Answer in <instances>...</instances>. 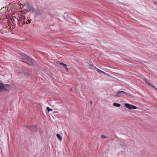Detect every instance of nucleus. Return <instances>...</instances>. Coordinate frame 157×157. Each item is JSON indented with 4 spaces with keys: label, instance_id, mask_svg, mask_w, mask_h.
I'll return each instance as SVG.
<instances>
[{
    "label": "nucleus",
    "instance_id": "9d476101",
    "mask_svg": "<svg viewBox=\"0 0 157 157\" xmlns=\"http://www.w3.org/2000/svg\"><path fill=\"white\" fill-rule=\"evenodd\" d=\"M36 13L37 15H41L42 14V11L40 10H38L36 11Z\"/></svg>",
    "mask_w": 157,
    "mask_h": 157
},
{
    "label": "nucleus",
    "instance_id": "4468645a",
    "mask_svg": "<svg viewBox=\"0 0 157 157\" xmlns=\"http://www.w3.org/2000/svg\"><path fill=\"white\" fill-rule=\"evenodd\" d=\"M101 136L104 138H106V136H104V135H101Z\"/></svg>",
    "mask_w": 157,
    "mask_h": 157
},
{
    "label": "nucleus",
    "instance_id": "0eeeda50",
    "mask_svg": "<svg viewBox=\"0 0 157 157\" xmlns=\"http://www.w3.org/2000/svg\"><path fill=\"white\" fill-rule=\"evenodd\" d=\"M29 129L32 131H35L36 129V125H33L30 126Z\"/></svg>",
    "mask_w": 157,
    "mask_h": 157
},
{
    "label": "nucleus",
    "instance_id": "f8f14e48",
    "mask_svg": "<svg viewBox=\"0 0 157 157\" xmlns=\"http://www.w3.org/2000/svg\"><path fill=\"white\" fill-rule=\"evenodd\" d=\"M56 136L60 141H61L62 140V137L60 136V135L59 134H57L56 135Z\"/></svg>",
    "mask_w": 157,
    "mask_h": 157
},
{
    "label": "nucleus",
    "instance_id": "f257e3e1",
    "mask_svg": "<svg viewBox=\"0 0 157 157\" xmlns=\"http://www.w3.org/2000/svg\"><path fill=\"white\" fill-rule=\"evenodd\" d=\"M22 61L27 63L29 65H32L33 63V60L26 55L23 53L21 55Z\"/></svg>",
    "mask_w": 157,
    "mask_h": 157
},
{
    "label": "nucleus",
    "instance_id": "a211bd4d",
    "mask_svg": "<svg viewBox=\"0 0 157 157\" xmlns=\"http://www.w3.org/2000/svg\"><path fill=\"white\" fill-rule=\"evenodd\" d=\"M70 90H72V88H71Z\"/></svg>",
    "mask_w": 157,
    "mask_h": 157
},
{
    "label": "nucleus",
    "instance_id": "20e7f679",
    "mask_svg": "<svg viewBox=\"0 0 157 157\" xmlns=\"http://www.w3.org/2000/svg\"><path fill=\"white\" fill-rule=\"evenodd\" d=\"M89 66L92 69H95L97 71H98V72L100 73L101 72L102 73H105L103 71L100 70L98 68H97L96 67H94V65L93 64H89Z\"/></svg>",
    "mask_w": 157,
    "mask_h": 157
},
{
    "label": "nucleus",
    "instance_id": "423d86ee",
    "mask_svg": "<svg viewBox=\"0 0 157 157\" xmlns=\"http://www.w3.org/2000/svg\"><path fill=\"white\" fill-rule=\"evenodd\" d=\"M27 10L28 11H31L32 12H34L35 11V9L33 8V7L29 6H28Z\"/></svg>",
    "mask_w": 157,
    "mask_h": 157
},
{
    "label": "nucleus",
    "instance_id": "f3484780",
    "mask_svg": "<svg viewBox=\"0 0 157 157\" xmlns=\"http://www.w3.org/2000/svg\"><path fill=\"white\" fill-rule=\"evenodd\" d=\"M29 23H30L31 22V21H29Z\"/></svg>",
    "mask_w": 157,
    "mask_h": 157
},
{
    "label": "nucleus",
    "instance_id": "dca6fc26",
    "mask_svg": "<svg viewBox=\"0 0 157 157\" xmlns=\"http://www.w3.org/2000/svg\"><path fill=\"white\" fill-rule=\"evenodd\" d=\"M90 103L91 104V105H92V101H90Z\"/></svg>",
    "mask_w": 157,
    "mask_h": 157
},
{
    "label": "nucleus",
    "instance_id": "ddd939ff",
    "mask_svg": "<svg viewBox=\"0 0 157 157\" xmlns=\"http://www.w3.org/2000/svg\"><path fill=\"white\" fill-rule=\"evenodd\" d=\"M46 109L48 112H49L50 111H52L53 110L52 109H50V108L48 107H47Z\"/></svg>",
    "mask_w": 157,
    "mask_h": 157
},
{
    "label": "nucleus",
    "instance_id": "2eb2a0df",
    "mask_svg": "<svg viewBox=\"0 0 157 157\" xmlns=\"http://www.w3.org/2000/svg\"><path fill=\"white\" fill-rule=\"evenodd\" d=\"M24 4L25 5H27L28 4V3L27 2H26L25 3H24Z\"/></svg>",
    "mask_w": 157,
    "mask_h": 157
},
{
    "label": "nucleus",
    "instance_id": "9b49d317",
    "mask_svg": "<svg viewBox=\"0 0 157 157\" xmlns=\"http://www.w3.org/2000/svg\"><path fill=\"white\" fill-rule=\"evenodd\" d=\"M113 105L114 106L119 107L121 106V105L120 104L117 103L116 102H114L113 104Z\"/></svg>",
    "mask_w": 157,
    "mask_h": 157
},
{
    "label": "nucleus",
    "instance_id": "7ed1b4c3",
    "mask_svg": "<svg viewBox=\"0 0 157 157\" xmlns=\"http://www.w3.org/2000/svg\"><path fill=\"white\" fill-rule=\"evenodd\" d=\"M125 105L127 108L129 109H137V107L136 106L129 104L125 103Z\"/></svg>",
    "mask_w": 157,
    "mask_h": 157
},
{
    "label": "nucleus",
    "instance_id": "1a4fd4ad",
    "mask_svg": "<svg viewBox=\"0 0 157 157\" xmlns=\"http://www.w3.org/2000/svg\"><path fill=\"white\" fill-rule=\"evenodd\" d=\"M4 86L3 85V84L0 81V91H2L3 90H4Z\"/></svg>",
    "mask_w": 157,
    "mask_h": 157
},
{
    "label": "nucleus",
    "instance_id": "f03ea898",
    "mask_svg": "<svg viewBox=\"0 0 157 157\" xmlns=\"http://www.w3.org/2000/svg\"><path fill=\"white\" fill-rule=\"evenodd\" d=\"M127 94L125 92L123 91H120L117 92L115 95V96L117 97H120L121 96H124V95H127Z\"/></svg>",
    "mask_w": 157,
    "mask_h": 157
},
{
    "label": "nucleus",
    "instance_id": "39448f33",
    "mask_svg": "<svg viewBox=\"0 0 157 157\" xmlns=\"http://www.w3.org/2000/svg\"><path fill=\"white\" fill-rule=\"evenodd\" d=\"M143 80L145 82V83L147 85H149L151 86L154 89L157 90V88H155L153 85L151 83L149 82V80H147L145 78L143 79Z\"/></svg>",
    "mask_w": 157,
    "mask_h": 157
},
{
    "label": "nucleus",
    "instance_id": "6e6552de",
    "mask_svg": "<svg viewBox=\"0 0 157 157\" xmlns=\"http://www.w3.org/2000/svg\"><path fill=\"white\" fill-rule=\"evenodd\" d=\"M59 64L61 65H62V66H63V67H64L66 70L67 71H68V69L67 68V65L66 64L63 63L62 62H60L59 63Z\"/></svg>",
    "mask_w": 157,
    "mask_h": 157
}]
</instances>
